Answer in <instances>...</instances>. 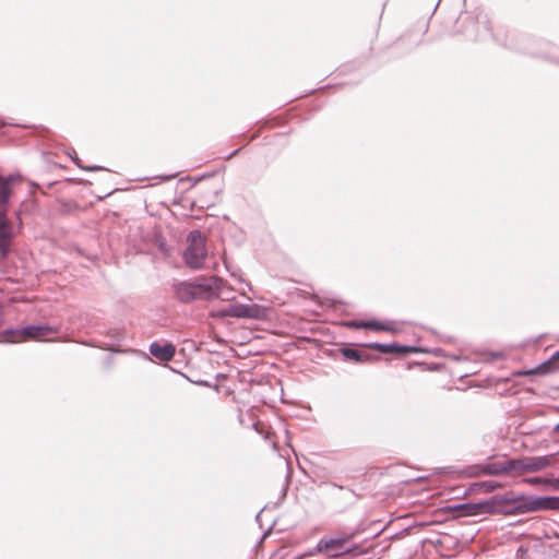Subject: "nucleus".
Returning a JSON list of instances; mask_svg holds the SVG:
<instances>
[{
  "mask_svg": "<svg viewBox=\"0 0 559 559\" xmlns=\"http://www.w3.org/2000/svg\"><path fill=\"white\" fill-rule=\"evenodd\" d=\"M173 287L176 297L186 304L198 299L229 298L225 290H230L226 283L216 276L194 282H178Z\"/></svg>",
  "mask_w": 559,
  "mask_h": 559,
  "instance_id": "1",
  "label": "nucleus"
},
{
  "mask_svg": "<svg viewBox=\"0 0 559 559\" xmlns=\"http://www.w3.org/2000/svg\"><path fill=\"white\" fill-rule=\"evenodd\" d=\"M207 251L205 238L199 230H192L188 235V247L183 252L186 264L194 270L201 269L204 264Z\"/></svg>",
  "mask_w": 559,
  "mask_h": 559,
  "instance_id": "2",
  "label": "nucleus"
},
{
  "mask_svg": "<svg viewBox=\"0 0 559 559\" xmlns=\"http://www.w3.org/2000/svg\"><path fill=\"white\" fill-rule=\"evenodd\" d=\"M550 465L548 456L524 457L507 461L503 467L506 472L535 473Z\"/></svg>",
  "mask_w": 559,
  "mask_h": 559,
  "instance_id": "3",
  "label": "nucleus"
},
{
  "mask_svg": "<svg viewBox=\"0 0 559 559\" xmlns=\"http://www.w3.org/2000/svg\"><path fill=\"white\" fill-rule=\"evenodd\" d=\"M518 509L522 512L559 510V497H522L519 499Z\"/></svg>",
  "mask_w": 559,
  "mask_h": 559,
  "instance_id": "4",
  "label": "nucleus"
},
{
  "mask_svg": "<svg viewBox=\"0 0 559 559\" xmlns=\"http://www.w3.org/2000/svg\"><path fill=\"white\" fill-rule=\"evenodd\" d=\"M58 328L49 324H32L22 328L25 341H48V336L58 333Z\"/></svg>",
  "mask_w": 559,
  "mask_h": 559,
  "instance_id": "5",
  "label": "nucleus"
},
{
  "mask_svg": "<svg viewBox=\"0 0 559 559\" xmlns=\"http://www.w3.org/2000/svg\"><path fill=\"white\" fill-rule=\"evenodd\" d=\"M222 314L233 318L257 319L260 314V307L258 305L233 304L226 307Z\"/></svg>",
  "mask_w": 559,
  "mask_h": 559,
  "instance_id": "6",
  "label": "nucleus"
},
{
  "mask_svg": "<svg viewBox=\"0 0 559 559\" xmlns=\"http://www.w3.org/2000/svg\"><path fill=\"white\" fill-rule=\"evenodd\" d=\"M11 240V226L7 218L5 210H0V251L5 254Z\"/></svg>",
  "mask_w": 559,
  "mask_h": 559,
  "instance_id": "7",
  "label": "nucleus"
},
{
  "mask_svg": "<svg viewBox=\"0 0 559 559\" xmlns=\"http://www.w3.org/2000/svg\"><path fill=\"white\" fill-rule=\"evenodd\" d=\"M21 179L20 175H10L5 178L0 177V210H5L12 185L21 181Z\"/></svg>",
  "mask_w": 559,
  "mask_h": 559,
  "instance_id": "8",
  "label": "nucleus"
},
{
  "mask_svg": "<svg viewBox=\"0 0 559 559\" xmlns=\"http://www.w3.org/2000/svg\"><path fill=\"white\" fill-rule=\"evenodd\" d=\"M150 353L162 361H169L174 358L176 349L173 344L160 345L157 342H153L150 345Z\"/></svg>",
  "mask_w": 559,
  "mask_h": 559,
  "instance_id": "9",
  "label": "nucleus"
},
{
  "mask_svg": "<svg viewBox=\"0 0 559 559\" xmlns=\"http://www.w3.org/2000/svg\"><path fill=\"white\" fill-rule=\"evenodd\" d=\"M24 342L22 328L5 329L0 332V343H20Z\"/></svg>",
  "mask_w": 559,
  "mask_h": 559,
  "instance_id": "10",
  "label": "nucleus"
},
{
  "mask_svg": "<svg viewBox=\"0 0 559 559\" xmlns=\"http://www.w3.org/2000/svg\"><path fill=\"white\" fill-rule=\"evenodd\" d=\"M344 542L342 538H322L317 547L319 551L340 550Z\"/></svg>",
  "mask_w": 559,
  "mask_h": 559,
  "instance_id": "11",
  "label": "nucleus"
},
{
  "mask_svg": "<svg viewBox=\"0 0 559 559\" xmlns=\"http://www.w3.org/2000/svg\"><path fill=\"white\" fill-rule=\"evenodd\" d=\"M341 353H342L343 357L347 360H353L356 362H365V361L369 360L368 354L359 352L354 348L343 347L341 349Z\"/></svg>",
  "mask_w": 559,
  "mask_h": 559,
  "instance_id": "12",
  "label": "nucleus"
},
{
  "mask_svg": "<svg viewBox=\"0 0 559 559\" xmlns=\"http://www.w3.org/2000/svg\"><path fill=\"white\" fill-rule=\"evenodd\" d=\"M368 347L378 349L379 352H381L383 354L408 352L406 346H400L396 344L371 343V344H368Z\"/></svg>",
  "mask_w": 559,
  "mask_h": 559,
  "instance_id": "13",
  "label": "nucleus"
},
{
  "mask_svg": "<svg viewBox=\"0 0 559 559\" xmlns=\"http://www.w3.org/2000/svg\"><path fill=\"white\" fill-rule=\"evenodd\" d=\"M357 328L372 329L377 331H391L392 329L388 324L379 323L377 321H366L356 324Z\"/></svg>",
  "mask_w": 559,
  "mask_h": 559,
  "instance_id": "14",
  "label": "nucleus"
},
{
  "mask_svg": "<svg viewBox=\"0 0 559 559\" xmlns=\"http://www.w3.org/2000/svg\"><path fill=\"white\" fill-rule=\"evenodd\" d=\"M253 427L254 429L263 436V438L267 441H271L272 442V447L275 449L276 448V443L273 441V432H271L270 430L265 429V427L260 424V423H254L253 424Z\"/></svg>",
  "mask_w": 559,
  "mask_h": 559,
  "instance_id": "15",
  "label": "nucleus"
},
{
  "mask_svg": "<svg viewBox=\"0 0 559 559\" xmlns=\"http://www.w3.org/2000/svg\"><path fill=\"white\" fill-rule=\"evenodd\" d=\"M552 478H544V477H528L524 478L523 481L528 485H550L551 486Z\"/></svg>",
  "mask_w": 559,
  "mask_h": 559,
  "instance_id": "16",
  "label": "nucleus"
},
{
  "mask_svg": "<svg viewBox=\"0 0 559 559\" xmlns=\"http://www.w3.org/2000/svg\"><path fill=\"white\" fill-rule=\"evenodd\" d=\"M498 502H499V496H498V495H493V496H491V504H490L491 513H492V512H500V511H502V510L499 508Z\"/></svg>",
  "mask_w": 559,
  "mask_h": 559,
  "instance_id": "17",
  "label": "nucleus"
},
{
  "mask_svg": "<svg viewBox=\"0 0 559 559\" xmlns=\"http://www.w3.org/2000/svg\"><path fill=\"white\" fill-rule=\"evenodd\" d=\"M542 368H543V367H539V368H536V369L526 370V371H519V372H518V374H519V376L534 374V373L539 372V370H540Z\"/></svg>",
  "mask_w": 559,
  "mask_h": 559,
  "instance_id": "18",
  "label": "nucleus"
},
{
  "mask_svg": "<svg viewBox=\"0 0 559 559\" xmlns=\"http://www.w3.org/2000/svg\"><path fill=\"white\" fill-rule=\"evenodd\" d=\"M551 487H552L554 489L559 490V476H558L557 478H552V480H551Z\"/></svg>",
  "mask_w": 559,
  "mask_h": 559,
  "instance_id": "19",
  "label": "nucleus"
},
{
  "mask_svg": "<svg viewBox=\"0 0 559 559\" xmlns=\"http://www.w3.org/2000/svg\"><path fill=\"white\" fill-rule=\"evenodd\" d=\"M481 472H483L484 474L489 473V465H485V466H483Z\"/></svg>",
  "mask_w": 559,
  "mask_h": 559,
  "instance_id": "20",
  "label": "nucleus"
},
{
  "mask_svg": "<svg viewBox=\"0 0 559 559\" xmlns=\"http://www.w3.org/2000/svg\"><path fill=\"white\" fill-rule=\"evenodd\" d=\"M497 472H498V468L496 467V465L491 464L490 473L493 474V473H497Z\"/></svg>",
  "mask_w": 559,
  "mask_h": 559,
  "instance_id": "21",
  "label": "nucleus"
},
{
  "mask_svg": "<svg viewBox=\"0 0 559 559\" xmlns=\"http://www.w3.org/2000/svg\"><path fill=\"white\" fill-rule=\"evenodd\" d=\"M2 321H3V310L0 307V324L2 323Z\"/></svg>",
  "mask_w": 559,
  "mask_h": 559,
  "instance_id": "22",
  "label": "nucleus"
},
{
  "mask_svg": "<svg viewBox=\"0 0 559 559\" xmlns=\"http://www.w3.org/2000/svg\"><path fill=\"white\" fill-rule=\"evenodd\" d=\"M554 431L559 433V423L555 426Z\"/></svg>",
  "mask_w": 559,
  "mask_h": 559,
  "instance_id": "23",
  "label": "nucleus"
},
{
  "mask_svg": "<svg viewBox=\"0 0 559 559\" xmlns=\"http://www.w3.org/2000/svg\"><path fill=\"white\" fill-rule=\"evenodd\" d=\"M491 360L495 359L496 355L493 353L490 354Z\"/></svg>",
  "mask_w": 559,
  "mask_h": 559,
  "instance_id": "24",
  "label": "nucleus"
},
{
  "mask_svg": "<svg viewBox=\"0 0 559 559\" xmlns=\"http://www.w3.org/2000/svg\"><path fill=\"white\" fill-rule=\"evenodd\" d=\"M478 472H472V473H468V476H472L473 474H477Z\"/></svg>",
  "mask_w": 559,
  "mask_h": 559,
  "instance_id": "25",
  "label": "nucleus"
},
{
  "mask_svg": "<svg viewBox=\"0 0 559 559\" xmlns=\"http://www.w3.org/2000/svg\"><path fill=\"white\" fill-rule=\"evenodd\" d=\"M88 170H94V169H97L96 167H90L87 168Z\"/></svg>",
  "mask_w": 559,
  "mask_h": 559,
  "instance_id": "26",
  "label": "nucleus"
}]
</instances>
